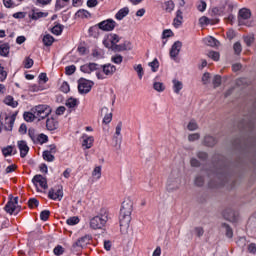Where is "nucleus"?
<instances>
[{"mask_svg": "<svg viewBox=\"0 0 256 256\" xmlns=\"http://www.w3.org/2000/svg\"><path fill=\"white\" fill-rule=\"evenodd\" d=\"M93 85V81L81 78L78 80V91L81 95H87V93L91 91Z\"/></svg>", "mask_w": 256, "mask_h": 256, "instance_id": "nucleus-6", "label": "nucleus"}, {"mask_svg": "<svg viewBox=\"0 0 256 256\" xmlns=\"http://www.w3.org/2000/svg\"><path fill=\"white\" fill-rule=\"evenodd\" d=\"M223 217L226 221H235V211L231 208H227L223 211Z\"/></svg>", "mask_w": 256, "mask_h": 256, "instance_id": "nucleus-19", "label": "nucleus"}, {"mask_svg": "<svg viewBox=\"0 0 256 256\" xmlns=\"http://www.w3.org/2000/svg\"><path fill=\"white\" fill-rule=\"evenodd\" d=\"M48 197L53 201H61V199H63V186L58 185L54 188H51L48 192Z\"/></svg>", "mask_w": 256, "mask_h": 256, "instance_id": "nucleus-8", "label": "nucleus"}, {"mask_svg": "<svg viewBox=\"0 0 256 256\" xmlns=\"http://www.w3.org/2000/svg\"><path fill=\"white\" fill-rule=\"evenodd\" d=\"M111 121H113V113H106V115L103 118V123H105V125H109Z\"/></svg>", "mask_w": 256, "mask_h": 256, "instance_id": "nucleus-53", "label": "nucleus"}, {"mask_svg": "<svg viewBox=\"0 0 256 256\" xmlns=\"http://www.w3.org/2000/svg\"><path fill=\"white\" fill-rule=\"evenodd\" d=\"M172 83H173L174 93L179 94L181 89H183V82L179 80H173Z\"/></svg>", "mask_w": 256, "mask_h": 256, "instance_id": "nucleus-28", "label": "nucleus"}, {"mask_svg": "<svg viewBox=\"0 0 256 256\" xmlns=\"http://www.w3.org/2000/svg\"><path fill=\"white\" fill-rule=\"evenodd\" d=\"M197 9L200 11V13H203L205 9H207V2L200 0L197 4Z\"/></svg>", "mask_w": 256, "mask_h": 256, "instance_id": "nucleus-45", "label": "nucleus"}, {"mask_svg": "<svg viewBox=\"0 0 256 256\" xmlns=\"http://www.w3.org/2000/svg\"><path fill=\"white\" fill-rule=\"evenodd\" d=\"M199 24L201 26H203V25H213V22H211V19L207 18L206 16H202L199 19Z\"/></svg>", "mask_w": 256, "mask_h": 256, "instance_id": "nucleus-47", "label": "nucleus"}, {"mask_svg": "<svg viewBox=\"0 0 256 256\" xmlns=\"http://www.w3.org/2000/svg\"><path fill=\"white\" fill-rule=\"evenodd\" d=\"M134 71L138 73L139 79H143L145 72H143V66L141 64L134 66Z\"/></svg>", "mask_w": 256, "mask_h": 256, "instance_id": "nucleus-41", "label": "nucleus"}, {"mask_svg": "<svg viewBox=\"0 0 256 256\" xmlns=\"http://www.w3.org/2000/svg\"><path fill=\"white\" fill-rule=\"evenodd\" d=\"M4 103H5V105L12 107L13 109H15V107H17L19 105V102L15 101V99L11 95H8L5 97Z\"/></svg>", "mask_w": 256, "mask_h": 256, "instance_id": "nucleus-22", "label": "nucleus"}, {"mask_svg": "<svg viewBox=\"0 0 256 256\" xmlns=\"http://www.w3.org/2000/svg\"><path fill=\"white\" fill-rule=\"evenodd\" d=\"M24 67L25 69H31V67H33V59L31 58H26L25 59V63H24Z\"/></svg>", "mask_w": 256, "mask_h": 256, "instance_id": "nucleus-60", "label": "nucleus"}, {"mask_svg": "<svg viewBox=\"0 0 256 256\" xmlns=\"http://www.w3.org/2000/svg\"><path fill=\"white\" fill-rule=\"evenodd\" d=\"M4 211H6V213H9V215H13V213L17 215L20 209H18L16 205L13 203V198H10V200L7 202V204L4 207Z\"/></svg>", "mask_w": 256, "mask_h": 256, "instance_id": "nucleus-13", "label": "nucleus"}, {"mask_svg": "<svg viewBox=\"0 0 256 256\" xmlns=\"http://www.w3.org/2000/svg\"><path fill=\"white\" fill-rule=\"evenodd\" d=\"M28 207L30 209H35V208L39 207V200H37V198H30L28 200Z\"/></svg>", "mask_w": 256, "mask_h": 256, "instance_id": "nucleus-35", "label": "nucleus"}, {"mask_svg": "<svg viewBox=\"0 0 256 256\" xmlns=\"http://www.w3.org/2000/svg\"><path fill=\"white\" fill-rule=\"evenodd\" d=\"M251 19V10L247 8H242L238 12V23L239 25H245V21Z\"/></svg>", "mask_w": 256, "mask_h": 256, "instance_id": "nucleus-11", "label": "nucleus"}, {"mask_svg": "<svg viewBox=\"0 0 256 256\" xmlns=\"http://www.w3.org/2000/svg\"><path fill=\"white\" fill-rule=\"evenodd\" d=\"M11 46L9 43H3L0 45V57H9Z\"/></svg>", "mask_w": 256, "mask_h": 256, "instance_id": "nucleus-20", "label": "nucleus"}, {"mask_svg": "<svg viewBox=\"0 0 256 256\" xmlns=\"http://www.w3.org/2000/svg\"><path fill=\"white\" fill-rule=\"evenodd\" d=\"M208 57H210V59H213V61H219L220 54L219 52L210 51Z\"/></svg>", "mask_w": 256, "mask_h": 256, "instance_id": "nucleus-56", "label": "nucleus"}, {"mask_svg": "<svg viewBox=\"0 0 256 256\" xmlns=\"http://www.w3.org/2000/svg\"><path fill=\"white\" fill-rule=\"evenodd\" d=\"M110 49H112L115 52L125 51L123 44H116V45L112 46Z\"/></svg>", "mask_w": 256, "mask_h": 256, "instance_id": "nucleus-59", "label": "nucleus"}, {"mask_svg": "<svg viewBox=\"0 0 256 256\" xmlns=\"http://www.w3.org/2000/svg\"><path fill=\"white\" fill-rule=\"evenodd\" d=\"M111 61L116 65H121V63H123V56H121V54H116L112 56Z\"/></svg>", "mask_w": 256, "mask_h": 256, "instance_id": "nucleus-38", "label": "nucleus"}, {"mask_svg": "<svg viewBox=\"0 0 256 256\" xmlns=\"http://www.w3.org/2000/svg\"><path fill=\"white\" fill-rule=\"evenodd\" d=\"M222 227L225 229L226 237H228V239H233V229L231 228V226H229V224L227 223H223Z\"/></svg>", "mask_w": 256, "mask_h": 256, "instance_id": "nucleus-27", "label": "nucleus"}, {"mask_svg": "<svg viewBox=\"0 0 256 256\" xmlns=\"http://www.w3.org/2000/svg\"><path fill=\"white\" fill-rule=\"evenodd\" d=\"M201 135H199V133H194V134H190L188 136V140L189 141H199Z\"/></svg>", "mask_w": 256, "mask_h": 256, "instance_id": "nucleus-62", "label": "nucleus"}, {"mask_svg": "<svg viewBox=\"0 0 256 256\" xmlns=\"http://www.w3.org/2000/svg\"><path fill=\"white\" fill-rule=\"evenodd\" d=\"M173 25L176 29L183 25V12L181 10H177L176 17L173 20Z\"/></svg>", "mask_w": 256, "mask_h": 256, "instance_id": "nucleus-17", "label": "nucleus"}, {"mask_svg": "<svg viewBox=\"0 0 256 256\" xmlns=\"http://www.w3.org/2000/svg\"><path fill=\"white\" fill-rule=\"evenodd\" d=\"M204 183H205V179L203 178V176H197L195 178V185L197 187H203Z\"/></svg>", "mask_w": 256, "mask_h": 256, "instance_id": "nucleus-54", "label": "nucleus"}, {"mask_svg": "<svg viewBox=\"0 0 256 256\" xmlns=\"http://www.w3.org/2000/svg\"><path fill=\"white\" fill-rule=\"evenodd\" d=\"M129 15V7L121 8L116 14L115 19L118 21H122V19H125Z\"/></svg>", "mask_w": 256, "mask_h": 256, "instance_id": "nucleus-18", "label": "nucleus"}, {"mask_svg": "<svg viewBox=\"0 0 256 256\" xmlns=\"http://www.w3.org/2000/svg\"><path fill=\"white\" fill-rule=\"evenodd\" d=\"M2 153H3L4 157H9V155H16L17 149H15L14 146H7L2 149Z\"/></svg>", "mask_w": 256, "mask_h": 256, "instance_id": "nucleus-23", "label": "nucleus"}, {"mask_svg": "<svg viewBox=\"0 0 256 256\" xmlns=\"http://www.w3.org/2000/svg\"><path fill=\"white\" fill-rule=\"evenodd\" d=\"M205 43L209 47H217V44L219 43V41L217 39H215L214 37L210 36V37L205 39Z\"/></svg>", "mask_w": 256, "mask_h": 256, "instance_id": "nucleus-32", "label": "nucleus"}, {"mask_svg": "<svg viewBox=\"0 0 256 256\" xmlns=\"http://www.w3.org/2000/svg\"><path fill=\"white\" fill-rule=\"evenodd\" d=\"M43 159H44V161H48V163H51V162L55 161V156L53 154H51L49 151H44Z\"/></svg>", "mask_w": 256, "mask_h": 256, "instance_id": "nucleus-34", "label": "nucleus"}, {"mask_svg": "<svg viewBox=\"0 0 256 256\" xmlns=\"http://www.w3.org/2000/svg\"><path fill=\"white\" fill-rule=\"evenodd\" d=\"M49 141V137L45 134H39L34 142L35 145H43Z\"/></svg>", "mask_w": 256, "mask_h": 256, "instance_id": "nucleus-24", "label": "nucleus"}, {"mask_svg": "<svg viewBox=\"0 0 256 256\" xmlns=\"http://www.w3.org/2000/svg\"><path fill=\"white\" fill-rule=\"evenodd\" d=\"M63 248L61 245H58L54 248V255H63Z\"/></svg>", "mask_w": 256, "mask_h": 256, "instance_id": "nucleus-63", "label": "nucleus"}, {"mask_svg": "<svg viewBox=\"0 0 256 256\" xmlns=\"http://www.w3.org/2000/svg\"><path fill=\"white\" fill-rule=\"evenodd\" d=\"M75 71H77V67H75V65L66 66L65 68L66 75H73Z\"/></svg>", "mask_w": 256, "mask_h": 256, "instance_id": "nucleus-52", "label": "nucleus"}, {"mask_svg": "<svg viewBox=\"0 0 256 256\" xmlns=\"http://www.w3.org/2000/svg\"><path fill=\"white\" fill-rule=\"evenodd\" d=\"M149 67H151V70L153 73H155L159 69V60L155 58L152 62L149 63Z\"/></svg>", "mask_w": 256, "mask_h": 256, "instance_id": "nucleus-43", "label": "nucleus"}, {"mask_svg": "<svg viewBox=\"0 0 256 256\" xmlns=\"http://www.w3.org/2000/svg\"><path fill=\"white\" fill-rule=\"evenodd\" d=\"M77 17H80L81 19H89V17H91V13H89V11L82 9V10H78L76 12Z\"/></svg>", "mask_w": 256, "mask_h": 256, "instance_id": "nucleus-30", "label": "nucleus"}, {"mask_svg": "<svg viewBox=\"0 0 256 256\" xmlns=\"http://www.w3.org/2000/svg\"><path fill=\"white\" fill-rule=\"evenodd\" d=\"M97 27L101 29V31H113V29L117 27V22H115L113 19H107L98 23Z\"/></svg>", "mask_w": 256, "mask_h": 256, "instance_id": "nucleus-10", "label": "nucleus"}, {"mask_svg": "<svg viewBox=\"0 0 256 256\" xmlns=\"http://www.w3.org/2000/svg\"><path fill=\"white\" fill-rule=\"evenodd\" d=\"M0 69H1L0 81L3 83V81H5V79H7V71H5V67H3L1 64H0Z\"/></svg>", "mask_w": 256, "mask_h": 256, "instance_id": "nucleus-55", "label": "nucleus"}, {"mask_svg": "<svg viewBox=\"0 0 256 256\" xmlns=\"http://www.w3.org/2000/svg\"><path fill=\"white\" fill-rule=\"evenodd\" d=\"M18 149L20 151V157H22V159L27 157V153H29V146L27 145L26 141H18Z\"/></svg>", "mask_w": 256, "mask_h": 256, "instance_id": "nucleus-16", "label": "nucleus"}, {"mask_svg": "<svg viewBox=\"0 0 256 256\" xmlns=\"http://www.w3.org/2000/svg\"><path fill=\"white\" fill-rule=\"evenodd\" d=\"M59 128V121L54 117L47 118L46 120V129L48 131H55Z\"/></svg>", "mask_w": 256, "mask_h": 256, "instance_id": "nucleus-15", "label": "nucleus"}, {"mask_svg": "<svg viewBox=\"0 0 256 256\" xmlns=\"http://www.w3.org/2000/svg\"><path fill=\"white\" fill-rule=\"evenodd\" d=\"M51 111V107L45 104L35 106L32 109V113L36 115V119H39V121H41V119L49 117V115H51Z\"/></svg>", "mask_w": 256, "mask_h": 256, "instance_id": "nucleus-5", "label": "nucleus"}, {"mask_svg": "<svg viewBox=\"0 0 256 256\" xmlns=\"http://www.w3.org/2000/svg\"><path fill=\"white\" fill-rule=\"evenodd\" d=\"M93 143H95V138H93V136H88L87 134L82 136L83 149H91V147H93Z\"/></svg>", "mask_w": 256, "mask_h": 256, "instance_id": "nucleus-14", "label": "nucleus"}, {"mask_svg": "<svg viewBox=\"0 0 256 256\" xmlns=\"http://www.w3.org/2000/svg\"><path fill=\"white\" fill-rule=\"evenodd\" d=\"M86 241H87V237H81L74 243L73 247H80L81 249H83V247L87 245Z\"/></svg>", "mask_w": 256, "mask_h": 256, "instance_id": "nucleus-31", "label": "nucleus"}, {"mask_svg": "<svg viewBox=\"0 0 256 256\" xmlns=\"http://www.w3.org/2000/svg\"><path fill=\"white\" fill-rule=\"evenodd\" d=\"M70 0H56L55 3V11H61V9L67 7V3H69Z\"/></svg>", "mask_w": 256, "mask_h": 256, "instance_id": "nucleus-26", "label": "nucleus"}, {"mask_svg": "<svg viewBox=\"0 0 256 256\" xmlns=\"http://www.w3.org/2000/svg\"><path fill=\"white\" fill-rule=\"evenodd\" d=\"M23 117L24 121H27L28 123H32V121H35V118H37L34 112H25Z\"/></svg>", "mask_w": 256, "mask_h": 256, "instance_id": "nucleus-29", "label": "nucleus"}, {"mask_svg": "<svg viewBox=\"0 0 256 256\" xmlns=\"http://www.w3.org/2000/svg\"><path fill=\"white\" fill-rule=\"evenodd\" d=\"M28 137H30L31 141L33 143H35V141L37 140V137H38V135L35 133V129L30 128L28 130Z\"/></svg>", "mask_w": 256, "mask_h": 256, "instance_id": "nucleus-49", "label": "nucleus"}, {"mask_svg": "<svg viewBox=\"0 0 256 256\" xmlns=\"http://www.w3.org/2000/svg\"><path fill=\"white\" fill-rule=\"evenodd\" d=\"M233 50L235 55H241V51H243V46H241V42L234 43Z\"/></svg>", "mask_w": 256, "mask_h": 256, "instance_id": "nucleus-40", "label": "nucleus"}, {"mask_svg": "<svg viewBox=\"0 0 256 256\" xmlns=\"http://www.w3.org/2000/svg\"><path fill=\"white\" fill-rule=\"evenodd\" d=\"M209 177H214V181L211 180L209 182V187H223L225 183L229 181V173L227 172V166L223 164L220 168H218L215 172L212 174H209Z\"/></svg>", "mask_w": 256, "mask_h": 256, "instance_id": "nucleus-3", "label": "nucleus"}, {"mask_svg": "<svg viewBox=\"0 0 256 256\" xmlns=\"http://www.w3.org/2000/svg\"><path fill=\"white\" fill-rule=\"evenodd\" d=\"M92 177H96V179H101V166H96L92 171Z\"/></svg>", "mask_w": 256, "mask_h": 256, "instance_id": "nucleus-48", "label": "nucleus"}, {"mask_svg": "<svg viewBox=\"0 0 256 256\" xmlns=\"http://www.w3.org/2000/svg\"><path fill=\"white\" fill-rule=\"evenodd\" d=\"M50 215H51V212H50L49 210H43V211L40 213V219H41V221H48Z\"/></svg>", "mask_w": 256, "mask_h": 256, "instance_id": "nucleus-44", "label": "nucleus"}, {"mask_svg": "<svg viewBox=\"0 0 256 256\" xmlns=\"http://www.w3.org/2000/svg\"><path fill=\"white\" fill-rule=\"evenodd\" d=\"M53 35H61L63 33V25L57 24L52 28Z\"/></svg>", "mask_w": 256, "mask_h": 256, "instance_id": "nucleus-36", "label": "nucleus"}, {"mask_svg": "<svg viewBox=\"0 0 256 256\" xmlns=\"http://www.w3.org/2000/svg\"><path fill=\"white\" fill-rule=\"evenodd\" d=\"M43 44L45 45V47H51V45H53V43L55 42V38L53 36H51L50 34H46L43 37Z\"/></svg>", "mask_w": 256, "mask_h": 256, "instance_id": "nucleus-25", "label": "nucleus"}, {"mask_svg": "<svg viewBox=\"0 0 256 256\" xmlns=\"http://www.w3.org/2000/svg\"><path fill=\"white\" fill-rule=\"evenodd\" d=\"M197 157L201 161H207V158L209 157V155L207 154V152H198Z\"/></svg>", "mask_w": 256, "mask_h": 256, "instance_id": "nucleus-61", "label": "nucleus"}, {"mask_svg": "<svg viewBox=\"0 0 256 256\" xmlns=\"http://www.w3.org/2000/svg\"><path fill=\"white\" fill-rule=\"evenodd\" d=\"M244 43L247 45V47H251L253 43H255V36L248 35L243 37Z\"/></svg>", "mask_w": 256, "mask_h": 256, "instance_id": "nucleus-33", "label": "nucleus"}, {"mask_svg": "<svg viewBox=\"0 0 256 256\" xmlns=\"http://www.w3.org/2000/svg\"><path fill=\"white\" fill-rule=\"evenodd\" d=\"M32 183L35 185L37 191H39V187H41V189H48L49 187L47 185V178L43 177L41 174L35 175L32 179Z\"/></svg>", "mask_w": 256, "mask_h": 256, "instance_id": "nucleus-9", "label": "nucleus"}, {"mask_svg": "<svg viewBox=\"0 0 256 256\" xmlns=\"http://www.w3.org/2000/svg\"><path fill=\"white\" fill-rule=\"evenodd\" d=\"M47 13H45V12H35V11H33L32 12V19L34 20V21H37V19H41V18H43V17H47Z\"/></svg>", "mask_w": 256, "mask_h": 256, "instance_id": "nucleus-37", "label": "nucleus"}, {"mask_svg": "<svg viewBox=\"0 0 256 256\" xmlns=\"http://www.w3.org/2000/svg\"><path fill=\"white\" fill-rule=\"evenodd\" d=\"M248 251L249 253H252L253 255H255L256 253V244L255 243H251L248 245Z\"/></svg>", "mask_w": 256, "mask_h": 256, "instance_id": "nucleus-64", "label": "nucleus"}, {"mask_svg": "<svg viewBox=\"0 0 256 256\" xmlns=\"http://www.w3.org/2000/svg\"><path fill=\"white\" fill-rule=\"evenodd\" d=\"M213 85H214V88H217L221 85V77L219 75L214 76Z\"/></svg>", "mask_w": 256, "mask_h": 256, "instance_id": "nucleus-58", "label": "nucleus"}, {"mask_svg": "<svg viewBox=\"0 0 256 256\" xmlns=\"http://www.w3.org/2000/svg\"><path fill=\"white\" fill-rule=\"evenodd\" d=\"M198 127L197 122H195V120H191L188 123L187 129L188 131H197Z\"/></svg>", "mask_w": 256, "mask_h": 256, "instance_id": "nucleus-50", "label": "nucleus"}, {"mask_svg": "<svg viewBox=\"0 0 256 256\" xmlns=\"http://www.w3.org/2000/svg\"><path fill=\"white\" fill-rule=\"evenodd\" d=\"M183 47V43H181V41H176L171 49H170V57L171 59H173L174 61H176L177 59V55H179V53H181V48Z\"/></svg>", "mask_w": 256, "mask_h": 256, "instance_id": "nucleus-12", "label": "nucleus"}, {"mask_svg": "<svg viewBox=\"0 0 256 256\" xmlns=\"http://www.w3.org/2000/svg\"><path fill=\"white\" fill-rule=\"evenodd\" d=\"M80 71L82 73H93V71H96V77L97 79H107V77H111L115 74V71H117V67L112 64H104L99 65L97 63H88L84 64L80 67ZM107 77H106V76Z\"/></svg>", "mask_w": 256, "mask_h": 256, "instance_id": "nucleus-1", "label": "nucleus"}, {"mask_svg": "<svg viewBox=\"0 0 256 256\" xmlns=\"http://www.w3.org/2000/svg\"><path fill=\"white\" fill-rule=\"evenodd\" d=\"M131 213H133V202H131V200L123 201L119 215L120 229H129Z\"/></svg>", "mask_w": 256, "mask_h": 256, "instance_id": "nucleus-2", "label": "nucleus"}, {"mask_svg": "<svg viewBox=\"0 0 256 256\" xmlns=\"http://www.w3.org/2000/svg\"><path fill=\"white\" fill-rule=\"evenodd\" d=\"M153 89L159 93H162V91H165V85L161 82H154Z\"/></svg>", "mask_w": 256, "mask_h": 256, "instance_id": "nucleus-39", "label": "nucleus"}, {"mask_svg": "<svg viewBox=\"0 0 256 256\" xmlns=\"http://www.w3.org/2000/svg\"><path fill=\"white\" fill-rule=\"evenodd\" d=\"M76 105H77V99L75 98H69L66 101V107H68L69 109H75Z\"/></svg>", "mask_w": 256, "mask_h": 256, "instance_id": "nucleus-42", "label": "nucleus"}, {"mask_svg": "<svg viewBox=\"0 0 256 256\" xmlns=\"http://www.w3.org/2000/svg\"><path fill=\"white\" fill-rule=\"evenodd\" d=\"M67 225H77L79 223V217L73 216L66 220Z\"/></svg>", "mask_w": 256, "mask_h": 256, "instance_id": "nucleus-51", "label": "nucleus"}, {"mask_svg": "<svg viewBox=\"0 0 256 256\" xmlns=\"http://www.w3.org/2000/svg\"><path fill=\"white\" fill-rule=\"evenodd\" d=\"M60 91H62V93H69L70 91L69 83L63 82L60 87Z\"/></svg>", "mask_w": 256, "mask_h": 256, "instance_id": "nucleus-57", "label": "nucleus"}, {"mask_svg": "<svg viewBox=\"0 0 256 256\" xmlns=\"http://www.w3.org/2000/svg\"><path fill=\"white\" fill-rule=\"evenodd\" d=\"M121 41V37L115 33H110L107 35V37L103 40V45L107 49H111L112 47L116 46L117 43Z\"/></svg>", "mask_w": 256, "mask_h": 256, "instance_id": "nucleus-7", "label": "nucleus"}, {"mask_svg": "<svg viewBox=\"0 0 256 256\" xmlns=\"http://www.w3.org/2000/svg\"><path fill=\"white\" fill-rule=\"evenodd\" d=\"M204 145L206 147H215L217 145V139L213 136H205L204 137Z\"/></svg>", "mask_w": 256, "mask_h": 256, "instance_id": "nucleus-21", "label": "nucleus"}, {"mask_svg": "<svg viewBox=\"0 0 256 256\" xmlns=\"http://www.w3.org/2000/svg\"><path fill=\"white\" fill-rule=\"evenodd\" d=\"M173 9H175V3H173V1L165 2V11H167V13H171Z\"/></svg>", "mask_w": 256, "mask_h": 256, "instance_id": "nucleus-46", "label": "nucleus"}, {"mask_svg": "<svg viewBox=\"0 0 256 256\" xmlns=\"http://www.w3.org/2000/svg\"><path fill=\"white\" fill-rule=\"evenodd\" d=\"M107 221H109V211L102 208L99 214L90 220V228L94 230L103 229L107 225Z\"/></svg>", "mask_w": 256, "mask_h": 256, "instance_id": "nucleus-4", "label": "nucleus"}]
</instances>
